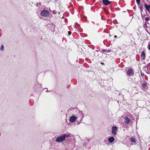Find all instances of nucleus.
I'll use <instances>...</instances> for the list:
<instances>
[{
  "mask_svg": "<svg viewBox=\"0 0 150 150\" xmlns=\"http://www.w3.org/2000/svg\"><path fill=\"white\" fill-rule=\"evenodd\" d=\"M70 136L69 134H64L57 137L56 140L55 142L58 143H62L65 140L66 137H68Z\"/></svg>",
  "mask_w": 150,
  "mask_h": 150,
  "instance_id": "f257e3e1",
  "label": "nucleus"
},
{
  "mask_svg": "<svg viewBox=\"0 0 150 150\" xmlns=\"http://www.w3.org/2000/svg\"><path fill=\"white\" fill-rule=\"evenodd\" d=\"M69 120L71 122H73L76 119L77 117L75 116H71L69 118Z\"/></svg>",
  "mask_w": 150,
  "mask_h": 150,
  "instance_id": "39448f33",
  "label": "nucleus"
},
{
  "mask_svg": "<svg viewBox=\"0 0 150 150\" xmlns=\"http://www.w3.org/2000/svg\"><path fill=\"white\" fill-rule=\"evenodd\" d=\"M141 57L142 59H144L145 57V54L144 52H142L141 54Z\"/></svg>",
  "mask_w": 150,
  "mask_h": 150,
  "instance_id": "9d476101",
  "label": "nucleus"
},
{
  "mask_svg": "<svg viewBox=\"0 0 150 150\" xmlns=\"http://www.w3.org/2000/svg\"><path fill=\"white\" fill-rule=\"evenodd\" d=\"M142 86H143L142 89L144 90H145L146 89V83H143L142 84Z\"/></svg>",
  "mask_w": 150,
  "mask_h": 150,
  "instance_id": "f8f14e48",
  "label": "nucleus"
},
{
  "mask_svg": "<svg viewBox=\"0 0 150 150\" xmlns=\"http://www.w3.org/2000/svg\"><path fill=\"white\" fill-rule=\"evenodd\" d=\"M137 3L138 5H139L140 2V0H136Z\"/></svg>",
  "mask_w": 150,
  "mask_h": 150,
  "instance_id": "dca6fc26",
  "label": "nucleus"
},
{
  "mask_svg": "<svg viewBox=\"0 0 150 150\" xmlns=\"http://www.w3.org/2000/svg\"><path fill=\"white\" fill-rule=\"evenodd\" d=\"M38 5L40 6L41 5L40 3H38L37 4V6H38Z\"/></svg>",
  "mask_w": 150,
  "mask_h": 150,
  "instance_id": "6ab92c4d",
  "label": "nucleus"
},
{
  "mask_svg": "<svg viewBox=\"0 0 150 150\" xmlns=\"http://www.w3.org/2000/svg\"><path fill=\"white\" fill-rule=\"evenodd\" d=\"M115 139L113 137H111L108 138V140L110 143L112 142Z\"/></svg>",
  "mask_w": 150,
  "mask_h": 150,
  "instance_id": "1a4fd4ad",
  "label": "nucleus"
},
{
  "mask_svg": "<svg viewBox=\"0 0 150 150\" xmlns=\"http://www.w3.org/2000/svg\"><path fill=\"white\" fill-rule=\"evenodd\" d=\"M78 114L79 115L80 117L82 119L84 117V115L83 112L81 111H79L78 113Z\"/></svg>",
  "mask_w": 150,
  "mask_h": 150,
  "instance_id": "6e6552de",
  "label": "nucleus"
},
{
  "mask_svg": "<svg viewBox=\"0 0 150 150\" xmlns=\"http://www.w3.org/2000/svg\"><path fill=\"white\" fill-rule=\"evenodd\" d=\"M115 38H116L117 37V36L115 35L114 36Z\"/></svg>",
  "mask_w": 150,
  "mask_h": 150,
  "instance_id": "412c9836",
  "label": "nucleus"
},
{
  "mask_svg": "<svg viewBox=\"0 0 150 150\" xmlns=\"http://www.w3.org/2000/svg\"><path fill=\"white\" fill-rule=\"evenodd\" d=\"M40 14L42 16L47 17L49 15V12L47 11L43 10L41 11Z\"/></svg>",
  "mask_w": 150,
  "mask_h": 150,
  "instance_id": "f03ea898",
  "label": "nucleus"
},
{
  "mask_svg": "<svg viewBox=\"0 0 150 150\" xmlns=\"http://www.w3.org/2000/svg\"><path fill=\"white\" fill-rule=\"evenodd\" d=\"M149 20V18L147 17L145 18V20L146 21H148Z\"/></svg>",
  "mask_w": 150,
  "mask_h": 150,
  "instance_id": "2eb2a0df",
  "label": "nucleus"
},
{
  "mask_svg": "<svg viewBox=\"0 0 150 150\" xmlns=\"http://www.w3.org/2000/svg\"><path fill=\"white\" fill-rule=\"evenodd\" d=\"M4 48V45H2L1 46V48H0V50H3Z\"/></svg>",
  "mask_w": 150,
  "mask_h": 150,
  "instance_id": "4468645a",
  "label": "nucleus"
},
{
  "mask_svg": "<svg viewBox=\"0 0 150 150\" xmlns=\"http://www.w3.org/2000/svg\"><path fill=\"white\" fill-rule=\"evenodd\" d=\"M130 141L132 142L135 143L136 140L134 138L132 137L130 139Z\"/></svg>",
  "mask_w": 150,
  "mask_h": 150,
  "instance_id": "ddd939ff",
  "label": "nucleus"
},
{
  "mask_svg": "<svg viewBox=\"0 0 150 150\" xmlns=\"http://www.w3.org/2000/svg\"><path fill=\"white\" fill-rule=\"evenodd\" d=\"M68 33L69 35H70L71 34V32L70 31H68Z\"/></svg>",
  "mask_w": 150,
  "mask_h": 150,
  "instance_id": "aec40b11",
  "label": "nucleus"
},
{
  "mask_svg": "<svg viewBox=\"0 0 150 150\" xmlns=\"http://www.w3.org/2000/svg\"><path fill=\"white\" fill-rule=\"evenodd\" d=\"M117 129V127L115 126H113L112 127V133L113 134L115 135L116 134Z\"/></svg>",
  "mask_w": 150,
  "mask_h": 150,
  "instance_id": "20e7f679",
  "label": "nucleus"
},
{
  "mask_svg": "<svg viewBox=\"0 0 150 150\" xmlns=\"http://www.w3.org/2000/svg\"><path fill=\"white\" fill-rule=\"evenodd\" d=\"M130 121V120L127 117H125V123L129 124Z\"/></svg>",
  "mask_w": 150,
  "mask_h": 150,
  "instance_id": "423d86ee",
  "label": "nucleus"
},
{
  "mask_svg": "<svg viewBox=\"0 0 150 150\" xmlns=\"http://www.w3.org/2000/svg\"><path fill=\"white\" fill-rule=\"evenodd\" d=\"M148 48L149 50H150V41L149 42L148 44Z\"/></svg>",
  "mask_w": 150,
  "mask_h": 150,
  "instance_id": "f3484780",
  "label": "nucleus"
},
{
  "mask_svg": "<svg viewBox=\"0 0 150 150\" xmlns=\"http://www.w3.org/2000/svg\"><path fill=\"white\" fill-rule=\"evenodd\" d=\"M139 8L140 10H142V9L143 8V7L142 6H139Z\"/></svg>",
  "mask_w": 150,
  "mask_h": 150,
  "instance_id": "a211bd4d",
  "label": "nucleus"
},
{
  "mask_svg": "<svg viewBox=\"0 0 150 150\" xmlns=\"http://www.w3.org/2000/svg\"><path fill=\"white\" fill-rule=\"evenodd\" d=\"M126 73L127 75L130 76H133L134 75V72L132 69H129L126 71Z\"/></svg>",
  "mask_w": 150,
  "mask_h": 150,
  "instance_id": "7ed1b4c3",
  "label": "nucleus"
},
{
  "mask_svg": "<svg viewBox=\"0 0 150 150\" xmlns=\"http://www.w3.org/2000/svg\"><path fill=\"white\" fill-rule=\"evenodd\" d=\"M144 5L146 10L148 11H149L150 8V5H147L146 4H145Z\"/></svg>",
  "mask_w": 150,
  "mask_h": 150,
  "instance_id": "9b49d317",
  "label": "nucleus"
},
{
  "mask_svg": "<svg viewBox=\"0 0 150 150\" xmlns=\"http://www.w3.org/2000/svg\"><path fill=\"white\" fill-rule=\"evenodd\" d=\"M103 3L105 5H108L110 2L108 0H103Z\"/></svg>",
  "mask_w": 150,
  "mask_h": 150,
  "instance_id": "0eeeda50",
  "label": "nucleus"
}]
</instances>
